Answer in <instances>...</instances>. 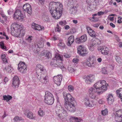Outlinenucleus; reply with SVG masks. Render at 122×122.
Wrapping results in <instances>:
<instances>
[{
  "instance_id": "f257e3e1",
  "label": "nucleus",
  "mask_w": 122,
  "mask_h": 122,
  "mask_svg": "<svg viewBox=\"0 0 122 122\" xmlns=\"http://www.w3.org/2000/svg\"><path fill=\"white\" fill-rule=\"evenodd\" d=\"M63 95L64 99V106L66 109L71 112H74L76 108L74 102V98L70 94H67L64 92H63Z\"/></svg>"
},
{
  "instance_id": "f03ea898",
  "label": "nucleus",
  "mask_w": 122,
  "mask_h": 122,
  "mask_svg": "<svg viewBox=\"0 0 122 122\" xmlns=\"http://www.w3.org/2000/svg\"><path fill=\"white\" fill-rule=\"evenodd\" d=\"M107 86L106 81L104 80L100 81L99 82L98 81L94 85V86L97 89V93L99 95L102 94L107 90Z\"/></svg>"
},
{
  "instance_id": "7ed1b4c3",
  "label": "nucleus",
  "mask_w": 122,
  "mask_h": 122,
  "mask_svg": "<svg viewBox=\"0 0 122 122\" xmlns=\"http://www.w3.org/2000/svg\"><path fill=\"white\" fill-rule=\"evenodd\" d=\"M14 31L13 34L12 31L11 33L16 37H18L20 36H23L25 34V31L23 29L22 26L18 24L15 25L13 27Z\"/></svg>"
},
{
  "instance_id": "20e7f679",
  "label": "nucleus",
  "mask_w": 122,
  "mask_h": 122,
  "mask_svg": "<svg viewBox=\"0 0 122 122\" xmlns=\"http://www.w3.org/2000/svg\"><path fill=\"white\" fill-rule=\"evenodd\" d=\"M58 5H59V7L52 11L53 12L52 13H53L55 16H54L51 15L53 17L56 19H58L62 15L63 10L62 5L59 4Z\"/></svg>"
},
{
  "instance_id": "39448f33",
  "label": "nucleus",
  "mask_w": 122,
  "mask_h": 122,
  "mask_svg": "<svg viewBox=\"0 0 122 122\" xmlns=\"http://www.w3.org/2000/svg\"><path fill=\"white\" fill-rule=\"evenodd\" d=\"M44 100L45 102L49 105H52L54 102V98L52 94L48 91L46 92Z\"/></svg>"
},
{
  "instance_id": "423d86ee",
  "label": "nucleus",
  "mask_w": 122,
  "mask_h": 122,
  "mask_svg": "<svg viewBox=\"0 0 122 122\" xmlns=\"http://www.w3.org/2000/svg\"><path fill=\"white\" fill-rule=\"evenodd\" d=\"M94 56H90L87 59L86 65L89 67H94L96 65V61L93 59Z\"/></svg>"
},
{
  "instance_id": "0eeeda50",
  "label": "nucleus",
  "mask_w": 122,
  "mask_h": 122,
  "mask_svg": "<svg viewBox=\"0 0 122 122\" xmlns=\"http://www.w3.org/2000/svg\"><path fill=\"white\" fill-rule=\"evenodd\" d=\"M38 79L42 83L46 84L47 81L48 77L46 73H41L40 75L37 74Z\"/></svg>"
},
{
  "instance_id": "6e6552de",
  "label": "nucleus",
  "mask_w": 122,
  "mask_h": 122,
  "mask_svg": "<svg viewBox=\"0 0 122 122\" xmlns=\"http://www.w3.org/2000/svg\"><path fill=\"white\" fill-rule=\"evenodd\" d=\"M77 52L80 55L84 56L88 54V51L82 45H80L77 48Z\"/></svg>"
},
{
  "instance_id": "1a4fd4ad",
  "label": "nucleus",
  "mask_w": 122,
  "mask_h": 122,
  "mask_svg": "<svg viewBox=\"0 0 122 122\" xmlns=\"http://www.w3.org/2000/svg\"><path fill=\"white\" fill-rule=\"evenodd\" d=\"M58 4H61L59 3L55 2H51L49 6V9L50 10V12L51 15H53L54 16H55L54 15L53 13V12H52L53 10H55L57 8L59 7V5H58Z\"/></svg>"
},
{
  "instance_id": "9d476101",
  "label": "nucleus",
  "mask_w": 122,
  "mask_h": 122,
  "mask_svg": "<svg viewBox=\"0 0 122 122\" xmlns=\"http://www.w3.org/2000/svg\"><path fill=\"white\" fill-rule=\"evenodd\" d=\"M18 70L23 74H25L27 71V66L24 62H20L18 65Z\"/></svg>"
},
{
  "instance_id": "9b49d317",
  "label": "nucleus",
  "mask_w": 122,
  "mask_h": 122,
  "mask_svg": "<svg viewBox=\"0 0 122 122\" xmlns=\"http://www.w3.org/2000/svg\"><path fill=\"white\" fill-rule=\"evenodd\" d=\"M97 91V89L95 87L90 88L88 90L89 97L92 99H95L96 98V94Z\"/></svg>"
},
{
  "instance_id": "f8f14e48",
  "label": "nucleus",
  "mask_w": 122,
  "mask_h": 122,
  "mask_svg": "<svg viewBox=\"0 0 122 122\" xmlns=\"http://www.w3.org/2000/svg\"><path fill=\"white\" fill-rule=\"evenodd\" d=\"M115 119L117 122H122V109H120L116 112Z\"/></svg>"
},
{
  "instance_id": "ddd939ff",
  "label": "nucleus",
  "mask_w": 122,
  "mask_h": 122,
  "mask_svg": "<svg viewBox=\"0 0 122 122\" xmlns=\"http://www.w3.org/2000/svg\"><path fill=\"white\" fill-rule=\"evenodd\" d=\"M20 84V81L18 77L15 76L13 78L12 86L14 88H18Z\"/></svg>"
},
{
  "instance_id": "4468645a",
  "label": "nucleus",
  "mask_w": 122,
  "mask_h": 122,
  "mask_svg": "<svg viewBox=\"0 0 122 122\" xmlns=\"http://www.w3.org/2000/svg\"><path fill=\"white\" fill-rule=\"evenodd\" d=\"M62 79V76L61 75L54 76L53 78L54 82L58 86L61 84Z\"/></svg>"
},
{
  "instance_id": "2eb2a0df",
  "label": "nucleus",
  "mask_w": 122,
  "mask_h": 122,
  "mask_svg": "<svg viewBox=\"0 0 122 122\" xmlns=\"http://www.w3.org/2000/svg\"><path fill=\"white\" fill-rule=\"evenodd\" d=\"M46 71L43 66L40 64L37 65L36 68V73L37 74L41 73H44Z\"/></svg>"
},
{
  "instance_id": "dca6fc26",
  "label": "nucleus",
  "mask_w": 122,
  "mask_h": 122,
  "mask_svg": "<svg viewBox=\"0 0 122 122\" xmlns=\"http://www.w3.org/2000/svg\"><path fill=\"white\" fill-rule=\"evenodd\" d=\"M56 101L57 102V109H58L59 111V112L60 113H62L63 114H66V111L64 109V108L62 107L61 105L59 106V107H58V105L60 103L59 102V97L57 96L56 97Z\"/></svg>"
},
{
  "instance_id": "f3484780",
  "label": "nucleus",
  "mask_w": 122,
  "mask_h": 122,
  "mask_svg": "<svg viewBox=\"0 0 122 122\" xmlns=\"http://www.w3.org/2000/svg\"><path fill=\"white\" fill-rule=\"evenodd\" d=\"M95 76L93 75H89L85 78V82L87 84H91L95 80Z\"/></svg>"
},
{
  "instance_id": "a211bd4d",
  "label": "nucleus",
  "mask_w": 122,
  "mask_h": 122,
  "mask_svg": "<svg viewBox=\"0 0 122 122\" xmlns=\"http://www.w3.org/2000/svg\"><path fill=\"white\" fill-rule=\"evenodd\" d=\"M23 9L24 10L26 11L29 15L31 14L32 10L30 5L28 3H26L23 5Z\"/></svg>"
},
{
  "instance_id": "6ab92c4d",
  "label": "nucleus",
  "mask_w": 122,
  "mask_h": 122,
  "mask_svg": "<svg viewBox=\"0 0 122 122\" xmlns=\"http://www.w3.org/2000/svg\"><path fill=\"white\" fill-rule=\"evenodd\" d=\"M24 114L26 115L28 118L30 119L35 120L36 119V117L34 114L31 112L29 111L27 112L25 111L24 112Z\"/></svg>"
},
{
  "instance_id": "aec40b11",
  "label": "nucleus",
  "mask_w": 122,
  "mask_h": 122,
  "mask_svg": "<svg viewBox=\"0 0 122 122\" xmlns=\"http://www.w3.org/2000/svg\"><path fill=\"white\" fill-rule=\"evenodd\" d=\"M87 32L89 35L92 37L95 38L96 36L95 32L90 27L86 26Z\"/></svg>"
},
{
  "instance_id": "412c9836",
  "label": "nucleus",
  "mask_w": 122,
  "mask_h": 122,
  "mask_svg": "<svg viewBox=\"0 0 122 122\" xmlns=\"http://www.w3.org/2000/svg\"><path fill=\"white\" fill-rule=\"evenodd\" d=\"M98 50L101 51V53L103 54L107 55L108 53V48L107 47L104 46L102 47H99L98 48Z\"/></svg>"
},
{
  "instance_id": "4be33fe9",
  "label": "nucleus",
  "mask_w": 122,
  "mask_h": 122,
  "mask_svg": "<svg viewBox=\"0 0 122 122\" xmlns=\"http://www.w3.org/2000/svg\"><path fill=\"white\" fill-rule=\"evenodd\" d=\"M42 56H46L48 59H49L51 57V54L47 50L43 51L42 53Z\"/></svg>"
},
{
  "instance_id": "5701e85b",
  "label": "nucleus",
  "mask_w": 122,
  "mask_h": 122,
  "mask_svg": "<svg viewBox=\"0 0 122 122\" xmlns=\"http://www.w3.org/2000/svg\"><path fill=\"white\" fill-rule=\"evenodd\" d=\"M107 99L108 102V103L109 105L112 104L114 101V99L112 95L109 94L108 96V97L107 98Z\"/></svg>"
},
{
  "instance_id": "b1692460",
  "label": "nucleus",
  "mask_w": 122,
  "mask_h": 122,
  "mask_svg": "<svg viewBox=\"0 0 122 122\" xmlns=\"http://www.w3.org/2000/svg\"><path fill=\"white\" fill-rule=\"evenodd\" d=\"M68 42L67 43V45L68 46H70L74 41V36H71L69 37L68 39Z\"/></svg>"
},
{
  "instance_id": "393cba45",
  "label": "nucleus",
  "mask_w": 122,
  "mask_h": 122,
  "mask_svg": "<svg viewBox=\"0 0 122 122\" xmlns=\"http://www.w3.org/2000/svg\"><path fill=\"white\" fill-rule=\"evenodd\" d=\"M90 102L88 98H86L85 99L84 102L85 104L86 105L90 107H93L94 106V104H90L91 103H90Z\"/></svg>"
},
{
  "instance_id": "a878e982",
  "label": "nucleus",
  "mask_w": 122,
  "mask_h": 122,
  "mask_svg": "<svg viewBox=\"0 0 122 122\" xmlns=\"http://www.w3.org/2000/svg\"><path fill=\"white\" fill-rule=\"evenodd\" d=\"M15 16V14H14V18L15 20H21L23 19L24 18V15L23 14H21L20 15H16Z\"/></svg>"
},
{
  "instance_id": "bb28decb",
  "label": "nucleus",
  "mask_w": 122,
  "mask_h": 122,
  "mask_svg": "<svg viewBox=\"0 0 122 122\" xmlns=\"http://www.w3.org/2000/svg\"><path fill=\"white\" fill-rule=\"evenodd\" d=\"M3 97V100H6L7 102L9 101L10 100L12 99V96L9 95H8L7 96H4Z\"/></svg>"
},
{
  "instance_id": "cd10ccee",
  "label": "nucleus",
  "mask_w": 122,
  "mask_h": 122,
  "mask_svg": "<svg viewBox=\"0 0 122 122\" xmlns=\"http://www.w3.org/2000/svg\"><path fill=\"white\" fill-rule=\"evenodd\" d=\"M77 10L76 7L73 6L71 8L70 10V13L71 14L75 13L77 12Z\"/></svg>"
},
{
  "instance_id": "c85d7f7f",
  "label": "nucleus",
  "mask_w": 122,
  "mask_h": 122,
  "mask_svg": "<svg viewBox=\"0 0 122 122\" xmlns=\"http://www.w3.org/2000/svg\"><path fill=\"white\" fill-rule=\"evenodd\" d=\"M41 47L40 46H38V44H33L32 46V48L34 50L38 51L39 50V49Z\"/></svg>"
},
{
  "instance_id": "c756f323",
  "label": "nucleus",
  "mask_w": 122,
  "mask_h": 122,
  "mask_svg": "<svg viewBox=\"0 0 122 122\" xmlns=\"http://www.w3.org/2000/svg\"><path fill=\"white\" fill-rule=\"evenodd\" d=\"M4 70L6 71V72L10 73L12 71V68L11 66V65H8V66L5 67Z\"/></svg>"
},
{
  "instance_id": "7c9ffc66",
  "label": "nucleus",
  "mask_w": 122,
  "mask_h": 122,
  "mask_svg": "<svg viewBox=\"0 0 122 122\" xmlns=\"http://www.w3.org/2000/svg\"><path fill=\"white\" fill-rule=\"evenodd\" d=\"M117 95L121 99L122 98V88L119 89L116 91Z\"/></svg>"
},
{
  "instance_id": "2f4dec72",
  "label": "nucleus",
  "mask_w": 122,
  "mask_h": 122,
  "mask_svg": "<svg viewBox=\"0 0 122 122\" xmlns=\"http://www.w3.org/2000/svg\"><path fill=\"white\" fill-rule=\"evenodd\" d=\"M81 42H83L86 41L87 40V37L86 35H84L80 37Z\"/></svg>"
},
{
  "instance_id": "473e14b6",
  "label": "nucleus",
  "mask_w": 122,
  "mask_h": 122,
  "mask_svg": "<svg viewBox=\"0 0 122 122\" xmlns=\"http://www.w3.org/2000/svg\"><path fill=\"white\" fill-rule=\"evenodd\" d=\"M115 58L116 61L119 63L121 64L122 63V59L118 56H116Z\"/></svg>"
},
{
  "instance_id": "72a5a7b5",
  "label": "nucleus",
  "mask_w": 122,
  "mask_h": 122,
  "mask_svg": "<svg viewBox=\"0 0 122 122\" xmlns=\"http://www.w3.org/2000/svg\"><path fill=\"white\" fill-rule=\"evenodd\" d=\"M38 114L41 117H43L45 115V112L43 110L40 109L38 111Z\"/></svg>"
},
{
  "instance_id": "f704fd0d",
  "label": "nucleus",
  "mask_w": 122,
  "mask_h": 122,
  "mask_svg": "<svg viewBox=\"0 0 122 122\" xmlns=\"http://www.w3.org/2000/svg\"><path fill=\"white\" fill-rule=\"evenodd\" d=\"M14 14H15V16H16V15H20L21 14H21L20 10L19 9H17L15 11Z\"/></svg>"
},
{
  "instance_id": "c9c22d12",
  "label": "nucleus",
  "mask_w": 122,
  "mask_h": 122,
  "mask_svg": "<svg viewBox=\"0 0 122 122\" xmlns=\"http://www.w3.org/2000/svg\"><path fill=\"white\" fill-rule=\"evenodd\" d=\"M55 59L57 60H62V56L59 54H57L56 55L55 57Z\"/></svg>"
},
{
  "instance_id": "e433bc0d",
  "label": "nucleus",
  "mask_w": 122,
  "mask_h": 122,
  "mask_svg": "<svg viewBox=\"0 0 122 122\" xmlns=\"http://www.w3.org/2000/svg\"><path fill=\"white\" fill-rule=\"evenodd\" d=\"M103 116L106 115L108 114V111L107 109L106 108L105 110H102L101 112Z\"/></svg>"
},
{
  "instance_id": "4c0bfd02",
  "label": "nucleus",
  "mask_w": 122,
  "mask_h": 122,
  "mask_svg": "<svg viewBox=\"0 0 122 122\" xmlns=\"http://www.w3.org/2000/svg\"><path fill=\"white\" fill-rule=\"evenodd\" d=\"M67 5L68 6L72 5L75 2V0H68Z\"/></svg>"
},
{
  "instance_id": "58836bf2",
  "label": "nucleus",
  "mask_w": 122,
  "mask_h": 122,
  "mask_svg": "<svg viewBox=\"0 0 122 122\" xmlns=\"http://www.w3.org/2000/svg\"><path fill=\"white\" fill-rule=\"evenodd\" d=\"M91 18L90 20H91L93 21H97L99 20V19L98 18L95 17L94 16H93L92 18Z\"/></svg>"
},
{
  "instance_id": "ea45409f",
  "label": "nucleus",
  "mask_w": 122,
  "mask_h": 122,
  "mask_svg": "<svg viewBox=\"0 0 122 122\" xmlns=\"http://www.w3.org/2000/svg\"><path fill=\"white\" fill-rule=\"evenodd\" d=\"M66 22L65 20L63 21H61L59 22V24L60 25L62 26H64L66 25Z\"/></svg>"
},
{
  "instance_id": "a19ab883",
  "label": "nucleus",
  "mask_w": 122,
  "mask_h": 122,
  "mask_svg": "<svg viewBox=\"0 0 122 122\" xmlns=\"http://www.w3.org/2000/svg\"><path fill=\"white\" fill-rule=\"evenodd\" d=\"M44 20L46 22H49L50 21V20L48 16H46L43 17Z\"/></svg>"
},
{
  "instance_id": "79ce46f5",
  "label": "nucleus",
  "mask_w": 122,
  "mask_h": 122,
  "mask_svg": "<svg viewBox=\"0 0 122 122\" xmlns=\"http://www.w3.org/2000/svg\"><path fill=\"white\" fill-rule=\"evenodd\" d=\"M76 42L80 44L82 42H81V38L80 39V37L76 38Z\"/></svg>"
},
{
  "instance_id": "37998d69",
  "label": "nucleus",
  "mask_w": 122,
  "mask_h": 122,
  "mask_svg": "<svg viewBox=\"0 0 122 122\" xmlns=\"http://www.w3.org/2000/svg\"><path fill=\"white\" fill-rule=\"evenodd\" d=\"M35 29L36 30H40L42 29V27L41 26L37 24V25H36V28H35Z\"/></svg>"
},
{
  "instance_id": "c03bdc74",
  "label": "nucleus",
  "mask_w": 122,
  "mask_h": 122,
  "mask_svg": "<svg viewBox=\"0 0 122 122\" xmlns=\"http://www.w3.org/2000/svg\"><path fill=\"white\" fill-rule=\"evenodd\" d=\"M0 14L2 18L4 19V20L5 21H6L7 19V17L6 16L3 14V12H2Z\"/></svg>"
},
{
  "instance_id": "a18cd8bd",
  "label": "nucleus",
  "mask_w": 122,
  "mask_h": 122,
  "mask_svg": "<svg viewBox=\"0 0 122 122\" xmlns=\"http://www.w3.org/2000/svg\"><path fill=\"white\" fill-rule=\"evenodd\" d=\"M69 90L70 92L72 91L74 89V88L72 85H70L68 86Z\"/></svg>"
},
{
  "instance_id": "49530a36",
  "label": "nucleus",
  "mask_w": 122,
  "mask_h": 122,
  "mask_svg": "<svg viewBox=\"0 0 122 122\" xmlns=\"http://www.w3.org/2000/svg\"><path fill=\"white\" fill-rule=\"evenodd\" d=\"M58 46H61L63 48H64L65 46V45L64 43L63 42L61 43H58Z\"/></svg>"
},
{
  "instance_id": "de8ad7c7",
  "label": "nucleus",
  "mask_w": 122,
  "mask_h": 122,
  "mask_svg": "<svg viewBox=\"0 0 122 122\" xmlns=\"http://www.w3.org/2000/svg\"><path fill=\"white\" fill-rule=\"evenodd\" d=\"M0 45L2 49H5L6 48V47L4 46V43L3 42H0Z\"/></svg>"
},
{
  "instance_id": "09e8293b",
  "label": "nucleus",
  "mask_w": 122,
  "mask_h": 122,
  "mask_svg": "<svg viewBox=\"0 0 122 122\" xmlns=\"http://www.w3.org/2000/svg\"><path fill=\"white\" fill-rule=\"evenodd\" d=\"M68 69L69 71L71 73H72L75 71V70L73 68L71 67H69Z\"/></svg>"
},
{
  "instance_id": "8fccbe9b",
  "label": "nucleus",
  "mask_w": 122,
  "mask_h": 122,
  "mask_svg": "<svg viewBox=\"0 0 122 122\" xmlns=\"http://www.w3.org/2000/svg\"><path fill=\"white\" fill-rule=\"evenodd\" d=\"M102 72L104 74H106L107 73V71L106 68H103L102 69Z\"/></svg>"
},
{
  "instance_id": "3c124183",
  "label": "nucleus",
  "mask_w": 122,
  "mask_h": 122,
  "mask_svg": "<svg viewBox=\"0 0 122 122\" xmlns=\"http://www.w3.org/2000/svg\"><path fill=\"white\" fill-rule=\"evenodd\" d=\"M57 26L55 29V30L58 32H60L61 30V28H59V26L58 24H57Z\"/></svg>"
},
{
  "instance_id": "603ef678",
  "label": "nucleus",
  "mask_w": 122,
  "mask_h": 122,
  "mask_svg": "<svg viewBox=\"0 0 122 122\" xmlns=\"http://www.w3.org/2000/svg\"><path fill=\"white\" fill-rule=\"evenodd\" d=\"M79 59L77 58H74L72 60V61L76 63H77L78 62Z\"/></svg>"
},
{
  "instance_id": "864d4df0",
  "label": "nucleus",
  "mask_w": 122,
  "mask_h": 122,
  "mask_svg": "<svg viewBox=\"0 0 122 122\" xmlns=\"http://www.w3.org/2000/svg\"><path fill=\"white\" fill-rule=\"evenodd\" d=\"M19 120V117L18 116H16L15 117L14 120L15 121H17Z\"/></svg>"
},
{
  "instance_id": "5fc2aeb1",
  "label": "nucleus",
  "mask_w": 122,
  "mask_h": 122,
  "mask_svg": "<svg viewBox=\"0 0 122 122\" xmlns=\"http://www.w3.org/2000/svg\"><path fill=\"white\" fill-rule=\"evenodd\" d=\"M64 56L66 58H69L70 57V56L69 55L67 54V53H65L64 54Z\"/></svg>"
},
{
  "instance_id": "6e6d98bb",
  "label": "nucleus",
  "mask_w": 122,
  "mask_h": 122,
  "mask_svg": "<svg viewBox=\"0 0 122 122\" xmlns=\"http://www.w3.org/2000/svg\"><path fill=\"white\" fill-rule=\"evenodd\" d=\"M87 63V59L86 60V61H82L81 62V64L83 66H84L85 65H86V63Z\"/></svg>"
},
{
  "instance_id": "4d7b16f0",
  "label": "nucleus",
  "mask_w": 122,
  "mask_h": 122,
  "mask_svg": "<svg viewBox=\"0 0 122 122\" xmlns=\"http://www.w3.org/2000/svg\"><path fill=\"white\" fill-rule=\"evenodd\" d=\"M2 60L4 63L5 64H6L8 63L7 60L6 58L3 59Z\"/></svg>"
},
{
  "instance_id": "13d9d810",
  "label": "nucleus",
  "mask_w": 122,
  "mask_h": 122,
  "mask_svg": "<svg viewBox=\"0 0 122 122\" xmlns=\"http://www.w3.org/2000/svg\"><path fill=\"white\" fill-rule=\"evenodd\" d=\"M1 58L2 59L5 58V55L4 54H2L1 56Z\"/></svg>"
},
{
  "instance_id": "bf43d9fd",
  "label": "nucleus",
  "mask_w": 122,
  "mask_h": 122,
  "mask_svg": "<svg viewBox=\"0 0 122 122\" xmlns=\"http://www.w3.org/2000/svg\"><path fill=\"white\" fill-rule=\"evenodd\" d=\"M37 25V24H36L34 23H33L32 24V28L35 29V28H36V25Z\"/></svg>"
},
{
  "instance_id": "052dcab7",
  "label": "nucleus",
  "mask_w": 122,
  "mask_h": 122,
  "mask_svg": "<svg viewBox=\"0 0 122 122\" xmlns=\"http://www.w3.org/2000/svg\"><path fill=\"white\" fill-rule=\"evenodd\" d=\"M8 81V78L5 77L4 80V81L5 82V84Z\"/></svg>"
},
{
  "instance_id": "680f3d73",
  "label": "nucleus",
  "mask_w": 122,
  "mask_h": 122,
  "mask_svg": "<svg viewBox=\"0 0 122 122\" xmlns=\"http://www.w3.org/2000/svg\"><path fill=\"white\" fill-rule=\"evenodd\" d=\"M98 102L100 104H102L104 103V101L102 99L99 100V101Z\"/></svg>"
},
{
  "instance_id": "e2e57ef3",
  "label": "nucleus",
  "mask_w": 122,
  "mask_h": 122,
  "mask_svg": "<svg viewBox=\"0 0 122 122\" xmlns=\"http://www.w3.org/2000/svg\"><path fill=\"white\" fill-rule=\"evenodd\" d=\"M104 12L100 11L97 13V14L98 15H100L104 14Z\"/></svg>"
},
{
  "instance_id": "0e129e2a",
  "label": "nucleus",
  "mask_w": 122,
  "mask_h": 122,
  "mask_svg": "<svg viewBox=\"0 0 122 122\" xmlns=\"http://www.w3.org/2000/svg\"><path fill=\"white\" fill-rule=\"evenodd\" d=\"M7 114H6V112H4V114L3 116H2V117L3 118H5V117L7 116Z\"/></svg>"
},
{
  "instance_id": "69168bd1",
  "label": "nucleus",
  "mask_w": 122,
  "mask_h": 122,
  "mask_svg": "<svg viewBox=\"0 0 122 122\" xmlns=\"http://www.w3.org/2000/svg\"><path fill=\"white\" fill-rule=\"evenodd\" d=\"M31 37H32L31 36H29L27 40L29 42H30L32 40V39L31 38Z\"/></svg>"
},
{
  "instance_id": "338daca9",
  "label": "nucleus",
  "mask_w": 122,
  "mask_h": 122,
  "mask_svg": "<svg viewBox=\"0 0 122 122\" xmlns=\"http://www.w3.org/2000/svg\"><path fill=\"white\" fill-rule=\"evenodd\" d=\"M65 29L66 30H67L70 28V27L68 25H66L65 26Z\"/></svg>"
},
{
  "instance_id": "774afa93",
  "label": "nucleus",
  "mask_w": 122,
  "mask_h": 122,
  "mask_svg": "<svg viewBox=\"0 0 122 122\" xmlns=\"http://www.w3.org/2000/svg\"><path fill=\"white\" fill-rule=\"evenodd\" d=\"M110 25L113 28H114L115 27V25L112 23H110Z\"/></svg>"
}]
</instances>
